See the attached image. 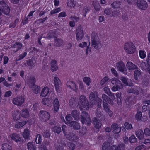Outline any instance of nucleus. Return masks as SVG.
Here are the masks:
<instances>
[{"label":"nucleus","instance_id":"1","mask_svg":"<svg viewBox=\"0 0 150 150\" xmlns=\"http://www.w3.org/2000/svg\"><path fill=\"white\" fill-rule=\"evenodd\" d=\"M97 93L92 92L89 95V99L90 103L92 105H97L98 107L101 106L102 100L99 98H97Z\"/></svg>","mask_w":150,"mask_h":150},{"label":"nucleus","instance_id":"2","mask_svg":"<svg viewBox=\"0 0 150 150\" xmlns=\"http://www.w3.org/2000/svg\"><path fill=\"white\" fill-rule=\"evenodd\" d=\"M125 52L128 54H133L136 51V47L134 44L131 42L126 43L124 45Z\"/></svg>","mask_w":150,"mask_h":150},{"label":"nucleus","instance_id":"3","mask_svg":"<svg viewBox=\"0 0 150 150\" xmlns=\"http://www.w3.org/2000/svg\"><path fill=\"white\" fill-rule=\"evenodd\" d=\"M10 10L7 2L4 0L0 1V15H2V13L7 15L10 13Z\"/></svg>","mask_w":150,"mask_h":150},{"label":"nucleus","instance_id":"4","mask_svg":"<svg viewBox=\"0 0 150 150\" xmlns=\"http://www.w3.org/2000/svg\"><path fill=\"white\" fill-rule=\"evenodd\" d=\"M81 120L83 124H85L88 125H89L91 123L90 116L85 112H82L81 115Z\"/></svg>","mask_w":150,"mask_h":150},{"label":"nucleus","instance_id":"5","mask_svg":"<svg viewBox=\"0 0 150 150\" xmlns=\"http://www.w3.org/2000/svg\"><path fill=\"white\" fill-rule=\"evenodd\" d=\"M91 45L95 49L99 50L102 47V44L100 40H97L93 35H91Z\"/></svg>","mask_w":150,"mask_h":150},{"label":"nucleus","instance_id":"6","mask_svg":"<svg viewBox=\"0 0 150 150\" xmlns=\"http://www.w3.org/2000/svg\"><path fill=\"white\" fill-rule=\"evenodd\" d=\"M24 97L22 95L18 96L13 98L12 102L13 104L17 106H21L25 102Z\"/></svg>","mask_w":150,"mask_h":150},{"label":"nucleus","instance_id":"7","mask_svg":"<svg viewBox=\"0 0 150 150\" xmlns=\"http://www.w3.org/2000/svg\"><path fill=\"white\" fill-rule=\"evenodd\" d=\"M76 39L77 40H81L84 37L83 29L82 26L79 25L76 32Z\"/></svg>","mask_w":150,"mask_h":150},{"label":"nucleus","instance_id":"8","mask_svg":"<svg viewBox=\"0 0 150 150\" xmlns=\"http://www.w3.org/2000/svg\"><path fill=\"white\" fill-rule=\"evenodd\" d=\"M39 115L40 120L43 122L47 121L50 117V114L44 111H40Z\"/></svg>","mask_w":150,"mask_h":150},{"label":"nucleus","instance_id":"9","mask_svg":"<svg viewBox=\"0 0 150 150\" xmlns=\"http://www.w3.org/2000/svg\"><path fill=\"white\" fill-rule=\"evenodd\" d=\"M54 84L56 90L57 92L60 93L61 91V82L59 78L55 77L54 79Z\"/></svg>","mask_w":150,"mask_h":150},{"label":"nucleus","instance_id":"10","mask_svg":"<svg viewBox=\"0 0 150 150\" xmlns=\"http://www.w3.org/2000/svg\"><path fill=\"white\" fill-rule=\"evenodd\" d=\"M137 7L141 10H146L148 7L147 3L144 0H137Z\"/></svg>","mask_w":150,"mask_h":150},{"label":"nucleus","instance_id":"11","mask_svg":"<svg viewBox=\"0 0 150 150\" xmlns=\"http://www.w3.org/2000/svg\"><path fill=\"white\" fill-rule=\"evenodd\" d=\"M80 101L83 107L88 110L89 108V104L88 101L86 97L83 95H81L79 98Z\"/></svg>","mask_w":150,"mask_h":150},{"label":"nucleus","instance_id":"12","mask_svg":"<svg viewBox=\"0 0 150 150\" xmlns=\"http://www.w3.org/2000/svg\"><path fill=\"white\" fill-rule=\"evenodd\" d=\"M116 66L120 72L125 74V71L126 70V68L124 64L122 62L120 61L117 63Z\"/></svg>","mask_w":150,"mask_h":150},{"label":"nucleus","instance_id":"13","mask_svg":"<svg viewBox=\"0 0 150 150\" xmlns=\"http://www.w3.org/2000/svg\"><path fill=\"white\" fill-rule=\"evenodd\" d=\"M66 138L70 141L74 142H77L79 139L78 136L73 133L68 134L66 137Z\"/></svg>","mask_w":150,"mask_h":150},{"label":"nucleus","instance_id":"14","mask_svg":"<svg viewBox=\"0 0 150 150\" xmlns=\"http://www.w3.org/2000/svg\"><path fill=\"white\" fill-rule=\"evenodd\" d=\"M67 86L70 88L73 89L76 92L78 89V86L72 81H68L67 83Z\"/></svg>","mask_w":150,"mask_h":150},{"label":"nucleus","instance_id":"15","mask_svg":"<svg viewBox=\"0 0 150 150\" xmlns=\"http://www.w3.org/2000/svg\"><path fill=\"white\" fill-rule=\"evenodd\" d=\"M11 139L14 141L18 143L21 141V138L19 134L16 133H13L10 136Z\"/></svg>","mask_w":150,"mask_h":150},{"label":"nucleus","instance_id":"16","mask_svg":"<svg viewBox=\"0 0 150 150\" xmlns=\"http://www.w3.org/2000/svg\"><path fill=\"white\" fill-rule=\"evenodd\" d=\"M120 80L125 85L132 86V83L131 82V80L123 76H122L120 78Z\"/></svg>","mask_w":150,"mask_h":150},{"label":"nucleus","instance_id":"17","mask_svg":"<svg viewBox=\"0 0 150 150\" xmlns=\"http://www.w3.org/2000/svg\"><path fill=\"white\" fill-rule=\"evenodd\" d=\"M136 97L135 96H132L128 97L126 100V102L127 104L129 105L134 104L136 102Z\"/></svg>","mask_w":150,"mask_h":150},{"label":"nucleus","instance_id":"18","mask_svg":"<svg viewBox=\"0 0 150 150\" xmlns=\"http://www.w3.org/2000/svg\"><path fill=\"white\" fill-rule=\"evenodd\" d=\"M93 123L94 125L95 128L99 129L101 126V123L100 121L96 117H94L92 120Z\"/></svg>","mask_w":150,"mask_h":150},{"label":"nucleus","instance_id":"19","mask_svg":"<svg viewBox=\"0 0 150 150\" xmlns=\"http://www.w3.org/2000/svg\"><path fill=\"white\" fill-rule=\"evenodd\" d=\"M22 44L19 42H16L12 46L13 50H12L14 53L19 50L21 48Z\"/></svg>","mask_w":150,"mask_h":150},{"label":"nucleus","instance_id":"20","mask_svg":"<svg viewBox=\"0 0 150 150\" xmlns=\"http://www.w3.org/2000/svg\"><path fill=\"white\" fill-rule=\"evenodd\" d=\"M123 88V85L122 82L115 84L111 88L112 91L115 92L122 89Z\"/></svg>","mask_w":150,"mask_h":150},{"label":"nucleus","instance_id":"21","mask_svg":"<svg viewBox=\"0 0 150 150\" xmlns=\"http://www.w3.org/2000/svg\"><path fill=\"white\" fill-rule=\"evenodd\" d=\"M102 98L103 99V102H107L110 104H113V101L108 96L104 94L102 95Z\"/></svg>","mask_w":150,"mask_h":150},{"label":"nucleus","instance_id":"22","mask_svg":"<svg viewBox=\"0 0 150 150\" xmlns=\"http://www.w3.org/2000/svg\"><path fill=\"white\" fill-rule=\"evenodd\" d=\"M126 66L129 70H133L137 68V67L131 62H127L126 64Z\"/></svg>","mask_w":150,"mask_h":150},{"label":"nucleus","instance_id":"23","mask_svg":"<svg viewBox=\"0 0 150 150\" xmlns=\"http://www.w3.org/2000/svg\"><path fill=\"white\" fill-rule=\"evenodd\" d=\"M34 142H30L27 144V148L28 150H36V147Z\"/></svg>","mask_w":150,"mask_h":150},{"label":"nucleus","instance_id":"24","mask_svg":"<svg viewBox=\"0 0 150 150\" xmlns=\"http://www.w3.org/2000/svg\"><path fill=\"white\" fill-rule=\"evenodd\" d=\"M21 114L18 110L14 111L13 113L12 116L15 121H17L20 119Z\"/></svg>","mask_w":150,"mask_h":150},{"label":"nucleus","instance_id":"25","mask_svg":"<svg viewBox=\"0 0 150 150\" xmlns=\"http://www.w3.org/2000/svg\"><path fill=\"white\" fill-rule=\"evenodd\" d=\"M70 126L73 127V128L74 129L78 130L80 128V126L79 124L76 121H73L71 123V124L70 125Z\"/></svg>","mask_w":150,"mask_h":150},{"label":"nucleus","instance_id":"26","mask_svg":"<svg viewBox=\"0 0 150 150\" xmlns=\"http://www.w3.org/2000/svg\"><path fill=\"white\" fill-rule=\"evenodd\" d=\"M137 137L139 138V139H142L144 137L143 132L141 129H139L137 130L135 133Z\"/></svg>","mask_w":150,"mask_h":150},{"label":"nucleus","instance_id":"27","mask_svg":"<svg viewBox=\"0 0 150 150\" xmlns=\"http://www.w3.org/2000/svg\"><path fill=\"white\" fill-rule=\"evenodd\" d=\"M71 115L75 120H78L79 119V111L76 110H73L72 112Z\"/></svg>","mask_w":150,"mask_h":150},{"label":"nucleus","instance_id":"28","mask_svg":"<svg viewBox=\"0 0 150 150\" xmlns=\"http://www.w3.org/2000/svg\"><path fill=\"white\" fill-rule=\"evenodd\" d=\"M49 92V89L47 87H44L41 91L40 96L42 97L47 96Z\"/></svg>","mask_w":150,"mask_h":150},{"label":"nucleus","instance_id":"29","mask_svg":"<svg viewBox=\"0 0 150 150\" xmlns=\"http://www.w3.org/2000/svg\"><path fill=\"white\" fill-rule=\"evenodd\" d=\"M28 66L30 67L34 66L36 63V61L34 57H32L30 59L28 60L27 62Z\"/></svg>","mask_w":150,"mask_h":150},{"label":"nucleus","instance_id":"30","mask_svg":"<svg viewBox=\"0 0 150 150\" xmlns=\"http://www.w3.org/2000/svg\"><path fill=\"white\" fill-rule=\"evenodd\" d=\"M59 104L58 99H55L54 102V108L55 111L57 112L59 107Z\"/></svg>","mask_w":150,"mask_h":150},{"label":"nucleus","instance_id":"31","mask_svg":"<svg viewBox=\"0 0 150 150\" xmlns=\"http://www.w3.org/2000/svg\"><path fill=\"white\" fill-rule=\"evenodd\" d=\"M58 33H55L54 30H52L47 35V38L48 39H50L51 38H53L56 37Z\"/></svg>","mask_w":150,"mask_h":150},{"label":"nucleus","instance_id":"32","mask_svg":"<svg viewBox=\"0 0 150 150\" xmlns=\"http://www.w3.org/2000/svg\"><path fill=\"white\" fill-rule=\"evenodd\" d=\"M57 62L55 60H52L51 62V69L52 71H56L58 68L56 65Z\"/></svg>","mask_w":150,"mask_h":150},{"label":"nucleus","instance_id":"33","mask_svg":"<svg viewBox=\"0 0 150 150\" xmlns=\"http://www.w3.org/2000/svg\"><path fill=\"white\" fill-rule=\"evenodd\" d=\"M30 135V131L28 129H25L23 133V136L25 139H28Z\"/></svg>","mask_w":150,"mask_h":150},{"label":"nucleus","instance_id":"34","mask_svg":"<svg viewBox=\"0 0 150 150\" xmlns=\"http://www.w3.org/2000/svg\"><path fill=\"white\" fill-rule=\"evenodd\" d=\"M21 115L23 117L27 118L29 117V113L27 109H24L22 110Z\"/></svg>","mask_w":150,"mask_h":150},{"label":"nucleus","instance_id":"35","mask_svg":"<svg viewBox=\"0 0 150 150\" xmlns=\"http://www.w3.org/2000/svg\"><path fill=\"white\" fill-rule=\"evenodd\" d=\"M2 150H12V147L7 143H4L2 145Z\"/></svg>","mask_w":150,"mask_h":150},{"label":"nucleus","instance_id":"36","mask_svg":"<svg viewBox=\"0 0 150 150\" xmlns=\"http://www.w3.org/2000/svg\"><path fill=\"white\" fill-rule=\"evenodd\" d=\"M27 122L26 121L17 122L15 124V127L16 128H18L23 126Z\"/></svg>","mask_w":150,"mask_h":150},{"label":"nucleus","instance_id":"37","mask_svg":"<svg viewBox=\"0 0 150 150\" xmlns=\"http://www.w3.org/2000/svg\"><path fill=\"white\" fill-rule=\"evenodd\" d=\"M127 92L128 93H132L136 95H138L139 93V91L138 90L134 89L132 88H129Z\"/></svg>","mask_w":150,"mask_h":150},{"label":"nucleus","instance_id":"38","mask_svg":"<svg viewBox=\"0 0 150 150\" xmlns=\"http://www.w3.org/2000/svg\"><path fill=\"white\" fill-rule=\"evenodd\" d=\"M32 90L35 93L37 94L40 91V87L37 85H33L32 87Z\"/></svg>","mask_w":150,"mask_h":150},{"label":"nucleus","instance_id":"39","mask_svg":"<svg viewBox=\"0 0 150 150\" xmlns=\"http://www.w3.org/2000/svg\"><path fill=\"white\" fill-rule=\"evenodd\" d=\"M121 4L120 2L119 1H114L111 4V6L112 8H117L120 6Z\"/></svg>","mask_w":150,"mask_h":150},{"label":"nucleus","instance_id":"40","mask_svg":"<svg viewBox=\"0 0 150 150\" xmlns=\"http://www.w3.org/2000/svg\"><path fill=\"white\" fill-rule=\"evenodd\" d=\"M134 76L135 79L137 80L139 79L141 76L140 71L138 70H135L134 71Z\"/></svg>","mask_w":150,"mask_h":150},{"label":"nucleus","instance_id":"41","mask_svg":"<svg viewBox=\"0 0 150 150\" xmlns=\"http://www.w3.org/2000/svg\"><path fill=\"white\" fill-rule=\"evenodd\" d=\"M76 3L74 0H68L67 6L70 8H74L75 6Z\"/></svg>","mask_w":150,"mask_h":150},{"label":"nucleus","instance_id":"42","mask_svg":"<svg viewBox=\"0 0 150 150\" xmlns=\"http://www.w3.org/2000/svg\"><path fill=\"white\" fill-rule=\"evenodd\" d=\"M63 41L61 39L57 38L55 40V43L56 46L60 47L63 44Z\"/></svg>","mask_w":150,"mask_h":150},{"label":"nucleus","instance_id":"43","mask_svg":"<svg viewBox=\"0 0 150 150\" xmlns=\"http://www.w3.org/2000/svg\"><path fill=\"white\" fill-rule=\"evenodd\" d=\"M83 81L88 86L90 85V83H91V80L90 78L89 77H85L83 78Z\"/></svg>","mask_w":150,"mask_h":150},{"label":"nucleus","instance_id":"44","mask_svg":"<svg viewBox=\"0 0 150 150\" xmlns=\"http://www.w3.org/2000/svg\"><path fill=\"white\" fill-rule=\"evenodd\" d=\"M51 101L49 98H44L42 100V103L45 105H49L51 104Z\"/></svg>","mask_w":150,"mask_h":150},{"label":"nucleus","instance_id":"45","mask_svg":"<svg viewBox=\"0 0 150 150\" xmlns=\"http://www.w3.org/2000/svg\"><path fill=\"white\" fill-rule=\"evenodd\" d=\"M110 80L111 83L113 85L116 84L121 82L118 79L115 77L112 78Z\"/></svg>","mask_w":150,"mask_h":150},{"label":"nucleus","instance_id":"46","mask_svg":"<svg viewBox=\"0 0 150 150\" xmlns=\"http://www.w3.org/2000/svg\"><path fill=\"white\" fill-rule=\"evenodd\" d=\"M27 54V53L26 52H25L23 54L19 55V56L16 59V61L17 62L23 59L26 56Z\"/></svg>","mask_w":150,"mask_h":150},{"label":"nucleus","instance_id":"47","mask_svg":"<svg viewBox=\"0 0 150 150\" xmlns=\"http://www.w3.org/2000/svg\"><path fill=\"white\" fill-rule=\"evenodd\" d=\"M110 144L109 142H107L103 144L102 148V150H108L110 146Z\"/></svg>","mask_w":150,"mask_h":150},{"label":"nucleus","instance_id":"48","mask_svg":"<svg viewBox=\"0 0 150 150\" xmlns=\"http://www.w3.org/2000/svg\"><path fill=\"white\" fill-rule=\"evenodd\" d=\"M35 141L37 144H40L42 142L41 136L40 134H37L36 137Z\"/></svg>","mask_w":150,"mask_h":150},{"label":"nucleus","instance_id":"49","mask_svg":"<svg viewBox=\"0 0 150 150\" xmlns=\"http://www.w3.org/2000/svg\"><path fill=\"white\" fill-rule=\"evenodd\" d=\"M65 118L67 121V123L70 125L71 123L73 121H72L73 119L71 117V115L69 114L67 115L66 116Z\"/></svg>","mask_w":150,"mask_h":150},{"label":"nucleus","instance_id":"50","mask_svg":"<svg viewBox=\"0 0 150 150\" xmlns=\"http://www.w3.org/2000/svg\"><path fill=\"white\" fill-rule=\"evenodd\" d=\"M67 146L70 150H73L75 149L76 145L74 143L69 142L68 143Z\"/></svg>","mask_w":150,"mask_h":150},{"label":"nucleus","instance_id":"51","mask_svg":"<svg viewBox=\"0 0 150 150\" xmlns=\"http://www.w3.org/2000/svg\"><path fill=\"white\" fill-rule=\"evenodd\" d=\"M109 78L106 76L105 77L102 79L100 83L101 85H103L107 81H109Z\"/></svg>","mask_w":150,"mask_h":150},{"label":"nucleus","instance_id":"52","mask_svg":"<svg viewBox=\"0 0 150 150\" xmlns=\"http://www.w3.org/2000/svg\"><path fill=\"white\" fill-rule=\"evenodd\" d=\"M90 10V8L88 6H86L84 8L83 13L84 17L86 16L87 13Z\"/></svg>","mask_w":150,"mask_h":150},{"label":"nucleus","instance_id":"53","mask_svg":"<svg viewBox=\"0 0 150 150\" xmlns=\"http://www.w3.org/2000/svg\"><path fill=\"white\" fill-rule=\"evenodd\" d=\"M139 54L140 57L142 59H144L146 57V53L144 51L142 50H140L139 51Z\"/></svg>","mask_w":150,"mask_h":150},{"label":"nucleus","instance_id":"54","mask_svg":"<svg viewBox=\"0 0 150 150\" xmlns=\"http://www.w3.org/2000/svg\"><path fill=\"white\" fill-rule=\"evenodd\" d=\"M42 134L43 136L46 138H48L50 136V132L49 130H47L44 131Z\"/></svg>","mask_w":150,"mask_h":150},{"label":"nucleus","instance_id":"55","mask_svg":"<svg viewBox=\"0 0 150 150\" xmlns=\"http://www.w3.org/2000/svg\"><path fill=\"white\" fill-rule=\"evenodd\" d=\"M120 12L119 10H115L112 11V16L114 17L118 16L120 14Z\"/></svg>","mask_w":150,"mask_h":150},{"label":"nucleus","instance_id":"56","mask_svg":"<svg viewBox=\"0 0 150 150\" xmlns=\"http://www.w3.org/2000/svg\"><path fill=\"white\" fill-rule=\"evenodd\" d=\"M142 113L141 112H138L135 115V118L137 120H140L142 117Z\"/></svg>","mask_w":150,"mask_h":150},{"label":"nucleus","instance_id":"57","mask_svg":"<svg viewBox=\"0 0 150 150\" xmlns=\"http://www.w3.org/2000/svg\"><path fill=\"white\" fill-rule=\"evenodd\" d=\"M117 150H125L124 145L122 144H119L117 148Z\"/></svg>","mask_w":150,"mask_h":150},{"label":"nucleus","instance_id":"58","mask_svg":"<svg viewBox=\"0 0 150 150\" xmlns=\"http://www.w3.org/2000/svg\"><path fill=\"white\" fill-rule=\"evenodd\" d=\"M53 130L54 132L57 133H59L61 132V130L60 127L56 126L54 127Z\"/></svg>","mask_w":150,"mask_h":150},{"label":"nucleus","instance_id":"59","mask_svg":"<svg viewBox=\"0 0 150 150\" xmlns=\"http://www.w3.org/2000/svg\"><path fill=\"white\" fill-rule=\"evenodd\" d=\"M129 140L130 142L131 143H134L136 142L137 141V139L134 135H132L131 137H130Z\"/></svg>","mask_w":150,"mask_h":150},{"label":"nucleus","instance_id":"60","mask_svg":"<svg viewBox=\"0 0 150 150\" xmlns=\"http://www.w3.org/2000/svg\"><path fill=\"white\" fill-rule=\"evenodd\" d=\"M60 8H58L53 10H52L50 12V14L51 15H52L60 12Z\"/></svg>","mask_w":150,"mask_h":150},{"label":"nucleus","instance_id":"61","mask_svg":"<svg viewBox=\"0 0 150 150\" xmlns=\"http://www.w3.org/2000/svg\"><path fill=\"white\" fill-rule=\"evenodd\" d=\"M103 105L104 110L106 111L109 109V105L106 102H103Z\"/></svg>","mask_w":150,"mask_h":150},{"label":"nucleus","instance_id":"62","mask_svg":"<svg viewBox=\"0 0 150 150\" xmlns=\"http://www.w3.org/2000/svg\"><path fill=\"white\" fill-rule=\"evenodd\" d=\"M105 14L109 15L111 14L112 11L110 8H106L104 10Z\"/></svg>","mask_w":150,"mask_h":150},{"label":"nucleus","instance_id":"63","mask_svg":"<svg viewBox=\"0 0 150 150\" xmlns=\"http://www.w3.org/2000/svg\"><path fill=\"white\" fill-rule=\"evenodd\" d=\"M124 125L127 129H130L132 128V125L127 122L125 123Z\"/></svg>","mask_w":150,"mask_h":150},{"label":"nucleus","instance_id":"64","mask_svg":"<svg viewBox=\"0 0 150 150\" xmlns=\"http://www.w3.org/2000/svg\"><path fill=\"white\" fill-rule=\"evenodd\" d=\"M87 43L85 42H82L79 45V47L83 48L86 47H87Z\"/></svg>","mask_w":150,"mask_h":150}]
</instances>
